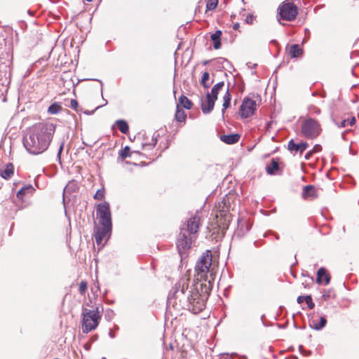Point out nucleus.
Returning a JSON list of instances; mask_svg holds the SVG:
<instances>
[{
    "instance_id": "4c0bfd02",
    "label": "nucleus",
    "mask_w": 359,
    "mask_h": 359,
    "mask_svg": "<svg viewBox=\"0 0 359 359\" xmlns=\"http://www.w3.org/2000/svg\"><path fill=\"white\" fill-rule=\"evenodd\" d=\"M70 107L72 109H74L75 111H77L78 110V107H79L78 102L76 100H74V99L71 100V101H70Z\"/></svg>"
},
{
    "instance_id": "7c9ffc66",
    "label": "nucleus",
    "mask_w": 359,
    "mask_h": 359,
    "mask_svg": "<svg viewBox=\"0 0 359 359\" xmlns=\"http://www.w3.org/2000/svg\"><path fill=\"white\" fill-rule=\"evenodd\" d=\"M302 285L304 288H310L313 285V278L311 276H304V280L302 281Z\"/></svg>"
},
{
    "instance_id": "473e14b6",
    "label": "nucleus",
    "mask_w": 359,
    "mask_h": 359,
    "mask_svg": "<svg viewBox=\"0 0 359 359\" xmlns=\"http://www.w3.org/2000/svg\"><path fill=\"white\" fill-rule=\"evenodd\" d=\"M210 79V74L208 72H205L203 74L201 83L205 88H208L209 87V84L207 83L208 81Z\"/></svg>"
},
{
    "instance_id": "f03ea898",
    "label": "nucleus",
    "mask_w": 359,
    "mask_h": 359,
    "mask_svg": "<svg viewBox=\"0 0 359 359\" xmlns=\"http://www.w3.org/2000/svg\"><path fill=\"white\" fill-rule=\"evenodd\" d=\"M54 132L55 126L52 123L35 124L29 129L28 136L24 138L23 144L30 154H40L48 149Z\"/></svg>"
},
{
    "instance_id": "20e7f679",
    "label": "nucleus",
    "mask_w": 359,
    "mask_h": 359,
    "mask_svg": "<svg viewBox=\"0 0 359 359\" xmlns=\"http://www.w3.org/2000/svg\"><path fill=\"white\" fill-rule=\"evenodd\" d=\"M234 198L233 194H226L222 201L219 202L213 210L216 220V225L219 230L224 232L229 226L231 220V216L229 213L231 208V201Z\"/></svg>"
},
{
    "instance_id": "9b49d317",
    "label": "nucleus",
    "mask_w": 359,
    "mask_h": 359,
    "mask_svg": "<svg viewBox=\"0 0 359 359\" xmlns=\"http://www.w3.org/2000/svg\"><path fill=\"white\" fill-rule=\"evenodd\" d=\"M7 59L4 61L0 60V79L7 78V76H11V60L8 59V54L6 53Z\"/></svg>"
},
{
    "instance_id": "a211bd4d",
    "label": "nucleus",
    "mask_w": 359,
    "mask_h": 359,
    "mask_svg": "<svg viewBox=\"0 0 359 359\" xmlns=\"http://www.w3.org/2000/svg\"><path fill=\"white\" fill-rule=\"evenodd\" d=\"M215 100L207 95V101L201 104V109L204 114L210 113L214 108Z\"/></svg>"
},
{
    "instance_id": "c9c22d12",
    "label": "nucleus",
    "mask_w": 359,
    "mask_h": 359,
    "mask_svg": "<svg viewBox=\"0 0 359 359\" xmlns=\"http://www.w3.org/2000/svg\"><path fill=\"white\" fill-rule=\"evenodd\" d=\"M105 195V190L104 188L98 189L95 194L94 195L93 198L95 200H102L104 198Z\"/></svg>"
},
{
    "instance_id": "412c9836",
    "label": "nucleus",
    "mask_w": 359,
    "mask_h": 359,
    "mask_svg": "<svg viewBox=\"0 0 359 359\" xmlns=\"http://www.w3.org/2000/svg\"><path fill=\"white\" fill-rule=\"evenodd\" d=\"M178 104L180 107H184L187 109H191L193 107V103L191 101L184 95L180 97Z\"/></svg>"
},
{
    "instance_id": "6e6552de",
    "label": "nucleus",
    "mask_w": 359,
    "mask_h": 359,
    "mask_svg": "<svg viewBox=\"0 0 359 359\" xmlns=\"http://www.w3.org/2000/svg\"><path fill=\"white\" fill-rule=\"evenodd\" d=\"M96 215L98 219L97 224L112 226L111 214L109 203L103 202L99 203L97 205Z\"/></svg>"
},
{
    "instance_id": "0eeeda50",
    "label": "nucleus",
    "mask_w": 359,
    "mask_h": 359,
    "mask_svg": "<svg viewBox=\"0 0 359 359\" xmlns=\"http://www.w3.org/2000/svg\"><path fill=\"white\" fill-rule=\"evenodd\" d=\"M297 13V6L292 2L286 1L278 8V20L292 21L296 18Z\"/></svg>"
},
{
    "instance_id": "c03bdc74",
    "label": "nucleus",
    "mask_w": 359,
    "mask_h": 359,
    "mask_svg": "<svg viewBox=\"0 0 359 359\" xmlns=\"http://www.w3.org/2000/svg\"><path fill=\"white\" fill-rule=\"evenodd\" d=\"M239 27H240V24H239V23H238V22H237V23H235V24L233 25V29H235V30H238Z\"/></svg>"
},
{
    "instance_id": "ddd939ff",
    "label": "nucleus",
    "mask_w": 359,
    "mask_h": 359,
    "mask_svg": "<svg viewBox=\"0 0 359 359\" xmlns=\"http://www.w3.org/2000/svg\"><path fill=\"white\" fill-rule=\"evenodd\" d=\"M302 196L304 199H314L318 197L316 188L313 185L304 187Z\"/></svg>"
},
{
    "instance_id": "9d476101",
    "label": "nucleus",
    "mask_w": 359,
    "mask_h": 359,
    "mask_svg": "<svg viewBox=\"0 0 359 359\" xmlns=\"http://www.w3.org/2000/svg\"><path fill=\"white\" fill-rule=\"evenodd\" d=\"M256 102L252 99L245 98L240 107V114L242 118H248L255 111Z\"/></svg>"
},
{
    "instance_id": "7ed1b4c3",
    "label": "nucleus",
    "mask_w": 359,
    "mask_h": 359,
    "mask_svg": "<svg viewBox=\"0 0 359 359\" xmlns=\"http://www.w3.org/2000/svg\"><path fill=\"white\" fill-rule=\"evenodd\" d=\"M201 225V217L198 213H196L181 226L176 244L182 259L187 257L195 243Z\"/></svg>"
},
{
    "instance_id": "49530a36",
    "label": "nucleus",
    "mask_w": 359,
    "mask_h": 359,
    "mask_svg": "<svg viewBox=\"0 0 359 359\" xmlns=\"http://www.w3.org/2000/svg\"><path fill=\"white\" fill-rule=\"evenodd\" d=\"M62 147H60V153L62 151Z\"/></svg>"
},
{
    "instance_id": "bb28decb",
    "label": "nucleus",
    "mask_w": 359,
    "mask_h": 359,
    "mask_svg": "<svg viewBox=\"0 0 359 359\" xmlns=\"http://www.w3.org/2000/svg\"><path fill=\"white\" fill-rule=\"evenodd\" d=\"M62 109V106L57 103L54 102L48 109V113L50 114H56L60 112Z\"/></svg>"
},
{
    "instance_id": "5701e85b",
    "label": "nucleus",
    "mask_w": 359,
    "mask_h": 359,
    "mask_svg": "<svg viewBox=\"0 0 359 359\" xmlns=\"http://www.w3.org/2000/svg\"><path fill=\"white\" fill-rule=\"evenodd\" d=\"M279 169V163L278 162L275 160L272 159L270 164H269L266 168V172L269 175H273L275 172Z\"/></svg>"
},
{
    "instance_id": "2f4dec72",
    "label": "nucleus",
    "mask_w": 359,
    "mask_h": 359,
    "mask_svg": "<svg viewBox=\"0 0 359 359\" xmlns=\"http://www.w3.org/2000/svg\"><path fill=\"white\" fill-rule=\"evenodd\" d=\"M219 0H208L206 4L207 11H213L218 5Z\"/></svg>"
},
{
    "instance_id": "79ce46f5",
    "label": "nucleus",
    "mask_w": 359,
    "mask_h": 359,
    "mask_svg": "<svg viewBox=\"0 0 359 359\" xmlns=\"http://www.w3.org/2000/svg\"><path fill=\"white\" fill-rule=\"evenodd\" d=\"M220 359H234L231 355L225 354L221 356Z\"/></svg>"
},
{
    "instance_id": "a18cd8bd",
    "label": "nucleus",
    "mask_w": 359,
    "mask_h": 359,
    "mask_svg": "<svg viewBox=\"0 0 359 359\" xmlns=\"http://www.w3.org/2000/svg\"><path fill=\"white\" fill-rule=\"evenodd\" d=\"M314 112L317 114H320L321 113V110L318 108H315Z\"/></svg>"
},
{
    "instance_id": "f8f14e48",
    "label": "nucleus",
    "mask_w": 359,
    "mask_h": 359,
    "mask_svg": "<svg viewBox=\"0 0 359 359\" xmlns=\"http://www.w3.org/2000/svg\"><path fill=\"white\" fill-rule=\"evenodd\" d=\"M330 281V276L325 269L320 268L317 272L316 282L318 284L327 285Z\"/></svg>"
},
{
    "instance_id": "4468645a",
    "label": "nucleus",
    "mask_w": 359,
    "mask_h": 359,
    "mask_svg": "<svg viewBox=\"0 0 359 359\" xmlns=\"http://www.w3.org/2000/svg\"><path fill=\"white\" fill-rule=\"evenodd\" d=\"M308 147L309 144L306 142H302L299 144H296L293 140H291L288 143L289 150L299 151L300 154H302Z\"/></svg>"
},
{
    "instance_id": "37998d69",
    "label": "nucleus",
    "mask_w": 359,
    "mask_h": 359,
    "mask_svg": "<svg viewBox=\"0 0 359 359\" xmlns=\"http://www.w3.org/2000/svg\"><path fill=\"white\" fill-rule=\"evenodd\" d=\"M215 224H216V222H211V224H210V226H211L210 229H218V228L217 227V225H216ZM208 229H210V226H208Z\"/></svg>"
},
{
    "instance_id": "f704fd0d",
    "label": "nucleus",
    "mask_w": 359,
    "mask_h": 359,
    "mask_svg": "<svg viewBox=\"0 0 359 359\" xmlns=\"http://www.w3.org/2000/svg\"><path fill=\"white\" fill-rule=\"evenodd\" d=\"M88 289V283L86 280H82L79 285V291L81 295H84Z\"/></svg>"
},
{
    "instance_id": "c85d7f7f",
    "label": "nucleus",
    "mask_w": 359,
    "mask_h": 359,
    "mask_svg": "<svg viewBox=\"0 0 359 359\" xmlns=\"http://www.w3.org/2000/svg\"><path fill=\"white\" fill-rule=\"evenodd\" d=\"M355 118L354 116H351L348 118L347 119H344L341 121L339 123H337V126L340 128H344L347 126H353L355 123Z\"/></svg>"
},
{
    "instance_id": "aec40b11",
    "label": "nucleus",
    "mask_w": 359,
    "mask_h": 359,
    "mask_svg": "<svg viewBox=\"0 0 359 359\" xmlns=\"http://www.w3.org/2000/svg\"><path fill=\"white\" fill-rule=\"evenodd\" d=\"M222 34V31L217 30L214 34H212L210 36V38H211L212 41H213V47L216 50L220 48V47H221L220 39H221Z\"/></svg>"
},
{
    "instance_id": "c756f323",
    "label": "nucleus",
    "mask_w": 359,
    "mask_h": 359,
    "mask_svg": "<svg viewBox=\"0 0 359 359\" xmlns=\"http://www.w3.org/2000/svg\"><path fill=\"white\" fill-rule=\"evenodd\" d=\"M132 152L130 151V148L128 146H126L123 149H121L119 152V157L122 161L125 160L128 157H130Z\"/></svg>"
},
{
    "instance_id": "b1692460",
    "label": "nucleus",
    "mask_w": 359,
    "mask_h": 359,
    "mask_svg": "<svg viewBox=\"0 0 359 359\" xmlns=\"http://www.w3.org/2000/svg\"><path fill=\"white\" fill-rule=\"evenodd\" d=\"M303 300H305V302L308 305V307L310 309H312L314 308L315 306V304L312 301V298L310 295H307V296H299L297 297V302L299 304H301L303 302Z\"/></svg>"
},
{
    "instance_id": "423d86ee",
    "label": "nucleus",
    "mask_w": 359,
    "mask_h": 359,
    "mask_svg": "<svg viewBox=\"0 0 359 359\" xmlns=\"http://www.w3.org/2000/svg\"><path fill=\"white\" fill-rule=\"evenodd\" d=\"M323 132L320 121L311 116H305L301 122V135L307 140H314L319 137Z\"/></svg>"
},
{
    "instance_id": "39448f33",
    "label": "nucleus",
    "mask_w": 359,
    "mask_h": 359,
    "mask_svg": "<svg viewBox=\"0 0 359 359\" xmlns=\"http://www.w3.org/2000/svg\"><path fill=\"white\" fill-rule=\"evenodd\" d=\"M104 307L102 304H95L93 309H82L81 328L83 333H88L95 330L102 318Z\"/></svg>"
},
{
    "instance_id": "4be33fe9",
    "label": "nucleus",
    "mask_w": 359,
    "mask_h": 359,
    "mask_svg": "<svg viewBox=\"0 0 359 359\" xmlns=\"http://www.w3.org/2000/svg\"><path fill=\"white\" fill-rule=\"evenodd\" d=\"M175 118L176 121H177L178 122L184 123L186 121L187 114L184 111V109H182V108L180 107L179 104L177 105V109H176V112L175 114Z\"/></svg>"
},
{
    "instance_id": "393cba45",
    "label": "nucleus",
    "mask_w": 359,
    "mask_h": 359,
    "mask_svg": "<svg viewBox=\"0 0 359 359\" xmlns=\"http://www.w3.org/2000/svg\"><path fill=\"white\" fill-rule=\"evenodd\" d=\"M231 100V95L229 91V88H226L224 95L223 96V109L222 112L224 113V111L229 107L230 102Z\"/></svg>"
},
{
    "instance_id": "f257e3e1",
    "label": "nucleus",
    "mask_w": 359,
    "mask_h": 359,
    "mask_svg": "<svg viewBox=\"0 0 359 359\" xmlns=\"http://www.w3.org/2000/svg\"><path fill=\"white\" fill-rule=\"evenodd\" d=\"M195 271L197 281L189 289L188 283L184 282L182 287L176 289L168 299V304L177 311L187 309L197 314L205 309L217 273L210 250H208L202 255Z\"/></svg>"
},
{
    "instance_id": "58836bf2",
    "label": "nucleus",
    "mask_w": 359,
    "mask_h": 359,
    "mask_svg": "<svg viewBox=\"0 0 359 359\" xmlns=\"http://www.w3.org/2000/svg\"><path fill=\"white\" fill-rule=\"evenodd\" d=\"M311 150L313 152V154L318 153V152L321 151L322 147H321V145L317 144L314 145V147H313V149Z\"/></svg>"
},
{
    "instance_id": "ea45409f",
    "label": "nucleus",
    "mask_w": 359,
    "mask_h": 359,
    "mask_svg": "<svg viewBox=\"0 0 359 359\" xmlns=\"http://www.w3.org/2000/svg\"><path fill=\"white\" fill-rule=\"evenodd\" d=\"M253 20H254V16L252 15H248L246 18H245V22L248 23V24H252L253 23Z\"/></svg>"
},
{
    "instance_id": "72a5a7b5",
    "label": "nucleus",
    "mask_w": 359,
    "mask_h": 359,
    "mask_svg": "<svg viewBox=\"0 0 359 359\" xmlns=\"http://www.w3.org/2000/svg\"><path fill=\"white\" fill-rule=\"evenodd\" d=\"M32 187L31 185L29 186H27V187H24L22 188H21L17 193V197L20 199H22L23 198V196L25 194V193L29 191V190H32Z\"/></svg>"
},
{
    "instance_id": "a19ab883",
    "label": "nucleus",
    "mask_w": 359,
    "mask_h": 359,
    "mask_svg": "<svg viewBox=\"0 0 359 359\" xmlns=\"http://www.w3.org/2000/svg\"><path fill=\"white\" fill-rule=\"evenodd\" d=\"M313 154V152L312 151V150L309 151L305 155V158L307 160L309 159L312 156Z\"/></svg>"
},
{
    "instance_id": "e433bc0d",
    "label": "nucleus",
    "mask_w": 359,
    "mask_h": 359,
    "mask_svg": "<svg viewBox=\"0 0 359 359\" xmlns=\"http://www.w3.org/2000/svg\"><path fill=\"white\" fill-rule=\"evenodd\" d=\"M157 143L156 137L154 135L151 136L150 142H145L142 143L143 147H149L151 148L154 147Z\"/></svg>"
},
{
    "instance_id": "2eb2a0df",
    "label": "nucleus",
    "mask_w": 359,
    "mask_h": 359,
    "mask_svg": "<svg viewBox=\"0 0 359 359\" xmlns=\"http://www.w3.org/2000/svg\"><path fill=\"white\" fill-rule=\"evenodd\" d=\"M14 174V166L12 163H7L4 168L0 169V176L5 179L9 180Z\"/></svg>"
},
{
    "instance_id": "1a4fd4ad",
    "label": "nucleus",
    "mask_w": 359,
    "mask_h": 359,
    "mask_svg": "<svg viewBox=\"0 0 359 359\" xmlns=\"http://www.w3.org/2000/svg\"><path fill=\"white\" fill-rule=\"evenodd\" d=\"M112 226L97 224L95 227V240L97 245H103L111 235Z\"/></svg>"
},
{
    "instance_id": "dca6fc26",
    "label": "nucleus",
    "mask_w": 359,
    "mask_h": 359,
    "mask_svg": "<svg viewBox=\"0 0 359 359\" xmlns=\"http://www.w3.org/2000/svg\"><path fill=\"white\" fill-rule=\"evenodd\" d=\"M241 135L239 134H229L222 135L220 136V140L228 144H233L237 143L240 140Z\"/></svg>"
},
{
    "instance_id": "f3484780",
    "label": "nucleus",
    "mask_w": 359,
    "mask_h": 359,
    "mask_svg": "<svg viewBox=\"0 0 359 359\" xmlns=\"http://www.w3.org/2000/svg\"><path fill=\"white\" fill-rule=\"evenodd\" d=\"M288 53L292 58L300 57L303 55V49L299 47L298 44L291 45L288 49Z\"/></svg>"
},
{
    "instance_id": "cd10ccee",
    "label": "nucleus",
    "mask_w": 359,
    "mask_h": 359,
    "mask_svg": "<svg viewBox=\"0 0 359 359\" xmlns=\"http://www.w3.org/2000/svg\"><path fill=\"white\" fill-rule=\"evenodd\" d=\"M327 320L325 317H321L319 323H316L315 320L312 321V325H311L313 329L319 330L324 327L326 325Z\"/></svg>"
},
{
    "instance_id": "6ab92c4d",
    "label": "nucleus",
    "mask_w": 359,
    "mask_h": 359,
    "mask_svg": "<svg viewBox=\"0 0 359 359\" xmlns=\"http://www.w3.org/2000/svg\"><path fill=\"white\" fill-rule=\"evenodd\" d=\"M224 83L223 81L219 82L212 87L211 92L210 93H208L207 95H209L210 98L216 101V100L217 99L219 92L222 90L224 88Z\"/></svg>"
},
{
    "instance_id": "a878e982",
    "label": "nucleus",
    "mask_w": 359,
    "mask_h": 359,
    "mask_svg": "<svg viewBox=\"0 0 359 359\" xmlns=\"http://www.w3.org/2000/svg\"><path fill=\"white\" fill-rule=\"evenodd\" d=\"M116 126L118 130L123 134H127L129 131V127L126 121L118 120L116 121Z\"/></svg>"
}]
</instances>
